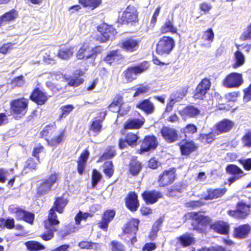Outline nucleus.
Wrapping results in <instances>:
<instances>
[{
	"instance_id": "58",
	"label": "nucleus",
	"mask_w": 251,
	"mask_h": 251,
	"mask_svg": "<svg viewBox=\"0 0 251 251\" xmlns=\"http://www.w3.org/2000/svg\"><path fill=\"white\" fill-rule=\"evenodd\" d=\"M12 84L14 86L21 87L25 84V80L23 75L15 77L12 81Z\"/></svg>"
},
{
	"instance_id": "49",
	"label": "nucleus",
	"mask_w": 251,
	"mask_h": 251,
	"mask_svg": "<svg viewBox=\"0 0 251 251\" xmlns=\"http://www.w3.org/2000/svg\"><path fill=\"white\" fill-rule=\"evenodd\" d=\"M134 90L135 91V92L133 95V97H136L148 93L149 90V88L148 85L141 84L137 86L134 89Z\"/></svg>"
},
{
	"instance_id": "46",
	"label": "nucleus",
	"mask_w": 251,
	"mask_h": 251,
	"mask_svg": "<svg viewBox=\"0 0 251 251\" xmlns=\"http://www.w3.org/2000/svg\"><path fill=\"white\" fill-rule=\"evenodd\" d=\"M54 129L55 127L53 125L46 126L41 132V135L42 137H48V138H50Z\"/></svg>"
},
{
	"instance_id": "15",
	"label": "nucleus",
	"mask_w": 251,
	"mask_h": 251,
	"mask_svg": "<svg viewBox=\"0 0 251 251\" xmlns=\"http://www.w3.org/2000/svg\"><path fill=\"white\" fill-rule=\"evenodd\" d=\"M140 41L134 38L123 40L121 43V48L126 51L133 52L136 50L139 45Z\"/></svg>"
},
{
	"instance_id": "41",
	"label": "nucleus",
	"mask_w": 251,
	"mask_h": 251,
	"mask_svg": "<svg viewBox=\"0 0 251 251\" xmlns=\"http://www.w3.org/2000/svg\"><path fill=\"white\" fill-rule=\"evenodd\" d=\"M235 63L233 64L234 68H238L242 66L245 60L244 54L239 51H237L234 53Z\"/></svg>"
},
{
	"instance_id": "53",
	"label": "nucleus",
	"mask_w": 251,
	"mask_h": 251,
	"mask_svg": "<svg viewBox=\"0 0 251 251\" xmlns=\"http://www.w3.org/2000/svg\"><path fill=\"white\" fill-rule=\"evenodd\" d=\"M104 172L108 177H111L113 173L112 162L107 161L104 164Z\"/></svg>"
},
{
	"instance_id": "55",
	"label": "nucleus",
	"mask_w": 251,
	"mask_h": 251,
	"mask_svg": "<svg viewBox=\"0 0 251 251\" xmlns=\"http://www.w3.org/2000/svg\"><path fill=\"white\" fill-rule=\"evenodd\" d=\"M216 135L213 133H210L208 134H202L200 136L201 141L203 143H210L215 139Z\"/></svg>"
},
{
	"instance_id": "47",
	"label": "nucleus",
	"mask_w": 251,
	"mask_h": 251,
	"mask_svg": "<svg viewBox=\"0 0 251 251\" xmlns=\"http://www.w3.org/2000/svg\"><path fill=\"white\" fill-rule=\"evenodd\" d=\"M102 128V120L100 119H94L91 124L90 130L92 131L99 133Z\"/></svg>"
},
{
	"instance_id": "10",
	"label": "nucleus",
	"mask_w": 251,
	"mask_h": 251,
	"mask_svg": "<svg viewBox=\"0 0 251 251\" xmlns=\"http://www.w3.org/2000/svg\"><path fill=\"white\" fill-rule=\"evenodd\" d=\"M211 83L208 79L204 78L202 79L196 89L194 96V98L196 99H202L209 89Z\"/></svg>"
},
{
	"instance_id": "6",
	"label": "nucleus",
	"mask_w": 251,
	"mask_h": 251,
	"mask_svg": "<svg viewBox=\"0 0 251 251\" xmlns=\"http://www.w3.org/2000/svg\"><path fill=\"white\" fill-rule=\"evenodd\" d=\"M250 207L249 205L241 201L237 204L236 210L228 211V214L238 219H244L249 214Z\"/></svg>"
},
{
	"instance_id": "23",
	"label": "nucleus",
	"mask_w": 251,
	"mask_h": 251,
	"mask_svg": "<svg viewBox=\"0 0 251 251\" xmlns=\"http://www.w3.org/2000/svg\"><path fill=\"white\" fill-rule=\"evenodd\" d=\"M74 47H61L58 50L56 56L64 60H68L72 57L75 52Z\"/></svg>"
},
{
	"instance_id": "21",
	"label": "nucleus",
	"mask_w": 251,
	"mask_h": 251,
	"mask_svg": "<svg viewBox=\"0 0 251 251\" xmlns=\"http://www.w3.org/2000/svg\"><path fill=\"white\" fill-rule=\"evenodd\" d=\"M122 104L123 98L118 95L114 98L112 102L109 105L108 108L112 112H119L120 114L123 115L124 113L123 112V108L122 106Z\"/></svg>"
},
{
	"instance_id": "18",
	"label": "nucleus",
	"mask_w": 251,
	"mask_h": 251,
	"mask_svg": "<svg viewBox=\"0 0 251 251\" xmlns=\"http://www.w3.org/2000/svg\"><path fill=\"white\" fill-rule=\"evenodd\" d=\"M139 137L136 134L130 132L128 133L126 136L125 140L124 139H120L119 142V147L121 149H123L126 147V144L127 143L130 146H135L137 145V141Z\"/></svg>"
},
{
	"instance_id": "63",
	"label": "nucleus",
	"mask_w": 251,
	"mask_h": 251,
	"mask_svg": "<svg viewBox=\"0 0 251 251\" xmlns=\"http://www.w3.org/2000/svg\"><path fill=\"white\" fill-rule=\"evenodd\" d=\"M239 95V92H232L227 93L226 95V98L227 100L231 101H235Z\"/></svg>"
},
{
	"instance_id": "43",
	"label": "nucleus",
	"mask_w": 251,
	"mask_h": 251,
	"mask_svg": "<svg viewBox=\"0 0 251 251\" xmlns=\"http://www.w3.org/2000/svg\"><path fill=\"white\" fill-rule=\"evenodd\" d=\"M142 169L141 164L135 160L132 161L130 164L129 171L132 175H137Z\"/></svg>"
},
{
	"instance_id": "24",
	"label": "nucleus",
	"mask_w": 251,
	"mask_h": 251,
	"mask_svg": "<svg viewBox=\"0 0 251 251\" xmlns=\"http://www.w3.org/2000/svg\"><path fill=\"white\" fill-rule=\"evenodd\" d=\"M18 16V13L12 9L0 17V25H6L14 21Z\"/></svg>"
},
{
	"instance_id": "31",
	"label": "nucleus",
	"mask_w": 251,
	"mask_h": 251,
	"mask_svg": "<svg viewBox=\"0 0 251 251\" xmlns=\"http://www.w3.org/2000/svg\"><path fill=\"white\" fill-rule=\"evenodd\" d=\"M137 107L147 113H152L154 110V106L149 100H145L137 104Z\"/></svg>"
},
{
	"instance_id": "9",
	"label": "nucleus",
	"mask_w": 251,
	"mask_h": 251,
	"mask_svg": "<svg viewBox=\"0 0 251 251\" xmlns=\"http://www.w3.org/2000/svg\"><path fill=\"white\" fill-rule=\"evenodd\" d=\"M121 20L127 23L138 21V14L136 7L129 5L124 11L121 16Z\"/></svg>"
},
{
	"instance_id": "34",
	"label": "nucleus",
	"mask_w": 251,
	"mask_h": 251,
	"mask_svg": "<svg viewBox=\"0 0 251 251\" xmlns=\"http://www.w3.org/2000/svg\"><path fill=\"white\" fill-rule=\"evenodd\" d=\"M64 137V133L61 131L59 133H55L52 137L46 139V140L49 145L55 146L60 144L63 140Z\"/></svg>"
},
{
	"instance_id": "42",
	"label": "nucleus",
	"mask_w": 251,
	"mask_h": 251,
	"mask_svg": "<svg viewBox=\"0 0 251 251\" xmlns=\"http://www.w3.org/2000/svg\"><path fill=\"white\" fill-rule=\"evenodd\" d=\"M79 2L84 7H89L93 9L101 4V0H79Z\"/></svg>"
},
{
	"instance_id": "61",
	"label": "nucleus",
	"mask_w": 251,
	"mask_h": 251,
	"mask_svg": "<svg viewBox=\"0 0 251 251\" xmlns=\"http://www.w3.org/2000/svg\"><path fill=\"white\" fill-rule=\"evenodd\" d=\"M13 45L14 44L11 43H8L3 44L0 48V52L3 54L6 53L9 50H10L13 48Z\"/></svg>"
},
{
	"instance_id": "28",
	"label": "nucleus",
	"mask_w": 251,
	"mask_h": 251,
	"mask_svg": "<svg viewBox=\"0 0 251 251\" xmlns=\"http://www.w3.org/2000/svg\"><path fill=\"white\" fill-rule=\"evenodd\" d=\"M226 191L225 188L210 189L207 191V195L204 196L205 200H212L223 196Z\"/></svg>"
},
{
	"instance_id": "20",
	"label": "nucleus",
	"mask_w": 251,
	"mask_h": 251,
	"mask_svg": "<svg viewBox=\"0 0 251 251\" xmlns=\"http://www.w3.org/2000/svg\"><path fill=\"white\" fill-rule=\"evenodd\" d=\"M126 205L131 211H135L139 204L137 200V195L134 192H130L127 195L126 201Z\"/></svg>"
},
{
	"instance_id": "33",
	"label": "nucleus",
	"mask_w": 251,
	"mask_h": 251,
	"mask_svg": "<svg viewBox=\"0 0 251 251\" xmlns=\"http://www.w3.org/2000/svg\"><path fill=\"white\" fill-rule=\"evenodd\" d=\"M144 123V119H131L128 120L125 124L126 129L139 128L141 127Z\"/></svg>"
},
{
	"instance_id": "36",
	"label": "nucleus",
	"mask_w": 251,
	"mask_h": 251,
	"mask_svg": "<svg viewBox=\"0 0 251 251\" xmlns=\"http://www.w3.org/2000/svg\"><path fill=\"white\" fill-rule=\"evenodd\" d=\"M163 219L162 218H159L153 224L151 230L150 232L149 238L151 240H153L157 237V232L163 223Z\"/></svg>"
},
{
	"instance_id": "60",
	"label": "nucleus",
	"mask_w": 251,
	"mask_h": 251,
	"mask_svg": "<svg viewBox=\"0 0 251 251\" xmlns=\"http://www.w3.org/2000/svg\"><path fill=\"white\" fill-rule=\"evenodd\" d=\"M160 10H161L160 6H158L156 8V9L153 14V16L151 19V24H150L151 26L153 27L154 26V25H155L156 21H157V18L159 14Z\"/></svg>"
},
{
	"instance_id": "57",
	"label": "nucleus",
	"mask_w": 251,
	"mask_h": 251,
	"mask_svg": "<svg viewBox=\"0 0 251 251\" xmlns=\"http://www.w3.org/2000/svg\"><path fill=\"white\" fill-rule=\"evenodd\" d=\"M83 79L81 78H71L68 81V85L73 87H77L83 82Z\"/></svg>"
},
{
	"instance_id": "30",
	"label": "nucleus",
	"mask_w": 251,
	"mask_h": 251,
	"mask_svg": "<svg viewBox=\"0 0 251 251\" xmlns=\"http://www.w3.org/2000/svg\"><path fill=\"white\" fill-rule=\"evenodd\" d=\"M234 126V123L230 120L225 119L217 125V129L220 132H226L230 130Z\"/></svg>"
},
{
	"instance_id": "16",
	"label": "nucleus",
	"mask_w": 251,
	"mask_h": 251,
	"mask_svg": "<svg viewBox=\"0 0 251 251\" xmlns=\"http://www.w3.org/2000/svg\"><path fill=\"white\" fill-rule=\"evenodd\" d=\"M161 133L164 139L169 143L174 142L177 140V131L174 128L164 127L161 129Z\"/></svg>"
},
{
	"instance_id": "4",
	"label": "nucleus",
	"mask_w": 251,
	"mask_h": 251,
	"mask_svg": "<svg viewBox=\"0 0 251 251\" xmlns=\"http://www.w3.org/2000/svg\"><path fill=\"white\" fill-rule=\"evenodd\" d=\"M175 46L174 39L170 37L164 36L159 40L156 52L160 55L169 54Z\"/></svg>"
},
{
	"instance_id": "7",
	"label": "nucleus",
	"mask_w": 251,
	"mask_h": 251,
	"mask_svg": "<svg viewBox=\"0 0 251 251\" xmlns=\"http://www.w3.org/2000/svg\"><path fill=\"white\" fill-rule=\"evenodd\" d=\"M57 178V174L51 175L48 178L45 179L40 183L38 188V193L40 195H44L49 192L50 190L51 186L56 182Z\"/></svg>"
},
{
	"instance_id": "44",
	"label": "nucleus",
	"mask_w": 251,
	"mask_h": 251,
	"mask_svg": "<svg viewBox=\"0 0 251 251\" xmlns=\"http://www.w3.org/2000/svg\"><path fill=\"white\" fill-rule=\"evenodd\" d=\"M214 38V33L211 28H209L204 32L202 36V39L208 42V46L210 47L211 43Z\"/></svg>"
},
{
	"instance_id": "48",
	"label": "nucleus",
	"mask_w": 251,
	"mask_h": 251,
	"mask_svg": "<svg viewBox=\"0 0 251 251\" xmlns=\"http://www.w3.org/2000/svg\"><path fill=\"white\" fill-rule=\"evenodd\" d=\"M185 96L183 90L176 91L173 93L170 96V99L174 100L176 103L180 101Z\"/></svg>"
},
{
	"instance_id": "52",
	"label": "nucleus",
	"mask_w": 251,
	"mask_h": 251,
	"mask_svg": "<svg viewBox=\"0 0 251 251\" xmlns=\"http://www.w3.org/2000/svg\"><path fill=\"white\" fill-rule=\"evenodd\" d=\"M118 58V52L113 50L109 52L104 58V61L108 64H111L115 60Z\"/></svg>"
},
{
	"instance_id": "29",
	"label": "nucleus",
	"mask_w": 251,
	"mask_h": 251,
	"mask_svg": "<svg viewBox=\"0 0 251 251\" xmlns=\"http://www.w3.org/2000/svg\"><path fill=\"white\" fill-rule=\"evenodd\" d=\"M179 113L183 118H185L187 117H192L198 115L200 113V111L193 106H189L180 111Z\"/></svg>"
},
{
	"instance_id": "2",
	"label": "nucleus",
	"mask_w": 251,
	"mask_h": 251,
	"mask_svg": "<svg viewBox=\"0 0 251 251\" xmlns=\"http://www.w3.org/2000/svg\"><path fill=\"white\" fill-rule=\"evenodd\" d=\"M28 104V100L24 98L14 100L10 103L11 111L17 117H22L27 111Z\"/></svg>"
},
{
	"instance_id": "56",
	"label": "nucleus",
	"mask_w": 251,
	"mask_h": 251,
	"mask_svg": "<svg viewBox=\"0 0 251 251\" xmlns=\"http://www.w3.org/2000/svg\"><path fill=\"white\" fill-rule=\"evenodd\" d=\"M74 106L72 105H67L62 106L60 108L61 113L60 118H61L64 115H67L70 113L74 109Z\"/></svg>"
},
{
	"instance_id": "35",
	"label": "nucleus",
	"mask_w": 251,
	"mask_h": 251,
	"mask_svg": "<svg viewBox=\"0 0 251 251\" xmlns=\"http://www.w3.org/2000/svg\"><path fill=\"white\" fill-rule=\"evenodd\" d=\"M89 154V153L88 151H85L81 154L79 160L78 161L77 170L78 172L80 175L83 173L85 164L87 161Z\"/></svg>"
},
{
	"instance_id": "51",
	"label": "nucleus",
	"mask_w": 251,
	"mask_h": 251,
	"mask_svg": "<svg viewBox=\"0 0 251 251\" xmlns=\"http://www.w3.org/2000/svg\"><path fill=\"white\" fill-rule=\"evenodd\" d=\"M197 131V126L194 124H188L185 127L182 129V131L185 134V136L187 135L193 134Z\"/></svg>"
},
{
	"instance_id": "54",
	"label": "nucleus",
	"mask_w": 251,
	"mask_h": 251,
	"mask_svg": "<svg viewBox=\"0 0 251 251\" xmlns=\"http://www.w3.org/2000/svg\"><path fill=\"white\" fill-rule=\"evenodd\" d=\"M242 141L244 147H251V131L247 132L243 136Z\"/></svg>"
},
{
	"instance_id": "38",
	"label": "nucleus",
	"mask_w": 251,
	"mask_h": 251,
	"mask_svg": "<svg viewBox=\"0 0 251 251\" xmlns=\"http://www.w3.org/2000/svg\"><path fill=\"white\" fill-rule=\"evenodd\" d=\"M160 31L163 34L168 32H171L172 33H175L177 32V28L174 25L173 23L169 20L166 21L164 25L162 26Z\"/></svg>"
},
{
	"instance_id": "45",
	"label": "nucleus",
	"mask_w": 251,
	"mask_h": 251,
	"mask_svg": "<svg viewBox=\"0 0 251 251\" xmlns=\"http://www.w3.org/2000/svg\"><path fill=\"white\" fill-rule=\"evenodd\" d=\"M179 240L183 246H187L194 243V238L190 234L186 233L179 237Z\"/></svg>"
},
{
	"instance_id": "62",
	"label": "nucleus",
	"mask_w": 251,
	"mask_h": 251,
	"mask_svg": "<svg viewBox=\"0 0 251 251\" xmlns=\"http://www.w3.org/2000/svg\"><path fill=\"white\" fill-rule=\"evenodd\" d=\"M244 100L248 102L251 100V84L247 88L244 90Z\"/></svg>"
},
{
	"instance_id": "8",
	"label": "nucleus",
	"mask_w": 251,
	"mask_h": 251,
	"mask_svg": "<svg viewBox=\"0 0 251 251\" xmlns=\"http://www.w3.org/2000/svg\"><path fill=\"white\" fill-rule=\"evenodd\" d=\"M96 52L93 48L85 44L77 51L76 57L78 59L87 60L89 58H94L96 56Z\"/></svg>"
},
{
	"instance_id": "27",
	"label": "nucleus",
	"mask_w": 251,
	"mask_h": 251,
	"mask_svg": "<svg viewBox=\"0 0 251 251\" xmlns=\"http://www.w3.org/2000/svg\"><path fill=\"white\" fill-rule=\"evenodd\" d=\"M180 148L181 153L187 155L194 151L197 147L193 141H190L181 142Z\"/></svg>"
},
{
	"instance_id": "26",
	"label": "nucleus",
	"mask_w": 251,
	"mask_h": 251,
	"mask_svg": "<svg viewBox=\"0 0 251 251\" xmlns=\"http://www.w3.org/2000/svg\"><path fill=\"white\" fill-rule=\"evenodd\" d=\"M251 230V227L248 225H244L234 229V236L238 238H245Z\"/></svg>"
},
{
	"instance_id": "32",
	"label": "nucleus",
	"mask_w": 251,
	"mask_h": 251,
	"mask_svg": "<svg viewBox=\"0 0 251 251\" xmlns=\"http://www.w3.org/2000/svg\"><path fill=\"white\" fill-rule=\"evenodd\" d=\"M139 221L137 219H132L127 224L124 229L125 234H130L135 235L138 230V225Z\"/></svg>"
},
{
	"instance_id": "64",
	"label": "nucleus",
	"mask_w": 251,
	"mask_h": 251,
	"mask_svg": "<svg viewBox=\"0 0 251 251\" xmlns=\"http://www.w3.org/2000/svg\"><path fill=\"white\" fill-rule=\"evenodd\" d=\"M112 246V251H124L123 246L117 242H112L111 243Z\"/></svg>"
},
{
	"instance_id": "1",
	"label": "nucleus",
	"mask_w": 251,
	"mask_h": 251,
	"mask_svg": "<svg viewBox=\"0 0 251 251\" xmlns=\"http://www.w3.org/2000/svg\"><path fill=\"white\" fill-rule=\"evenodd\" d=\"M55 211L56 210L54 208L50 209L48 219L44 222L45 228L48 231L45 232L41 237L45 241H49L52 239L53 237V233L57 230L56 226L59 224V221L57 219Z\"/></svg>"
},
{
	"instance_id": "13",
	"label": "nucleus",
	"mask_w": 251,
	"mask_h": 251,
	"mask_svg": "<svg viewBox=\"0 0 251 251\" xmlns=\"http://www.w3.org/2000/svg\"><path fill=\"white\" fill-rule=\"evenodd\" d=\"M198 222L197 226L194 228L199 232H203L205 230V226L210 222V219L207 216H204L201 213H195L193 217Z\"/></svg>"
},
{
	"instance_id": "3",
	"label": "nucleus",
	"mask_w": 251,
	"mask_h": 251,
	"mask_svg": "<svg viewBox=\"0 0 251 251\" xmlns=\"http://www.w3.org/2000/svg\"><path fill=\"white\" fill-rule=\"evenodd\" d=\"M148 68V64L147 62L137 66L128 68L124 72V75L127 82H131L136 79L138 75L145 72Z\"/></svg>"
},
{
	"instance_id": "11",
	"label": "nucleus",
	"mask_w": 251,
	"mask_h": 251,
	"mask_svg": "<svg viewBox=\"0 0 251 251\" xmlns=\"http://www.w3.org/2000/svg\"><path fill=\"white\" fill-rule=\"evenodd\" d=\"M175 169L165 171L163 174L159 176L158 181L160 185L164 186L173 183L175 179Z\"/></svg>"
},
{
	"instance_id": "17",
	"label": "nucleus",
	"mask_w": 251,
	"mask_h": 251,
	"mask_svg": "<svg viewBox=\"0 0 251 251\" xmlns=\"http://www.w3.org/2000/svg\"><path fill=\"white\" fill-rule=\"evenodd\" d=\"M115 215V212L113 210L105 211L103 215L101 221L98 224L99 227L104 230H107L108 224L113 219Z\"/></svg>"
},
{
	"instance_id": "37",
	"label": "nucleus",
	"mask_w": 251,
	"mask_h": 251,
	"mask_svg": "<svg viewBox=\"0 0 251 251\" xmlns=\"http://www.w3.org/2000/svg\"><path fill=\"white\" fill-rule=\"evenodd\" d=\"M25 244L27 250L30 251H39L45 249V247L43 245L35 241H27Z\"/></svg>"
},
{
	"instance_id": "39",
	"label": "nucleus",
	"mask_w": 251,
	"mask_h": 251,
	"mask_svg": "<svg viewBox=\"0 0 251 251\" xmlns=\"http://www.w3.org/2000/svg\"><path fill=\"white\" fill-rule=\"evenodd\" d=\"M67 203V201L64 198H59L56 199L54 202V206L52 208L57 211L61 213L63 212V209Z\"/></svg>"
},
{
	"instance_id": "50",
	"label": "nucleus",
	"mask_w": 251,
	"mask_h": 251,
	"mask_svg": "<svg viewBox=\"0 0 251 251\" xmlns=\"http://www.w3.org/2000/svg\"><path fill=\"white\" fill-rule=\"evenodd\" d=\"M226 169L227 172L231 174H233L235 176H240L241 175H244L243 171L237 166L234 165H228L226 167Z\"/></svg>"
},
{
	"instance_id": "22",
	"label": "nucleus",
	"mask_w": 251,
	"mask_h": 251,
	"mask_svg": "<svg viewBox=\"0 0 251 251\" xmlns=\"http://www.w3.org/2000/svg\"><path fill=\"white\" fill-rule=\"evenodd\" d=\"M142 197L147 203H154L162 195L159 192L155 191H146L143 193Z\"/></svg>"
},
{
	"instance_id": "59",
	"label": "nucleus",
	"mask_w": 251,
	"mask_h": 251,
	"mask_svg": "<svg viewBox=\"0 0 251 251\" xmlns=\"http://www.w3.org/2000/svg\"><path fill=\"white\" fill-rule=\"evenodd\" d=\"M101 177L100 174L96 170L93 172L92 175V185L95 187L98 183Z\"/></svg>"
},
{
	"instance_id": "5",
	"label": "nucleus",
	"mask_w": 251,
	"mask_h": 251,
	"mask_svg": "<svg viewBox=\"0 0 251 251\" xmlns=\"http://www.w3.org/2000/svg\"><path fill=\"white\" fill-rule=\"evenodd\" d=\"M243 82L242 75L237 73H231L226 75L223 81V85L228 88L239 87Z\"/></svg>"
},
{
	"instance_id": "14",
	"label": "nucleus",
	"mask_w": 251,
	"mask_h": 251,
	"mask_svg": "<svg viewBox=\"0 0 251 251\" xmlns=\"http://www.w3.org/2000/svg\"><path fill=\"white\" fill-rule=\"evenodd\" d=\"M98 31L101 33L105 40L112 39L116 33L115 29L111 26L102 24L99 26Z\"/></svg>"
},
{
	"instance_id": "19",
	"label": "nucleus",
	"mask_w": 251,
	"mask_h": 251,
	"mask_svg": "<svg viewBox=\"0 0 251 251\" xmlns=\"http://www.w3.org/2000/svg\"><path fill=\"white\" fill-rule=\"evenodd\" d=\"M30 98L32 100L40 105L44 104L48 100L47 96L38 88L33 91Z\"/></svg>"
},
{
	"instance_id": "25",
	"label": "nucleus",
	"mask_w": 251,
	"mask_h": 251,
	"mask_svg": "<svg viewBox=\"0 0 251 251\" xmlns=\"http://www.w3.org/2000/svg\"><path fill=\"white\" fill-rule=\"evenodd\" d=\"M211 228L215 231L222 234H227L228 233L229 225L227 223L219 221L212 224Z\"/></svg>"
},
{
	"instance_id": "12",
	"label": "nucleus",
	"mask_w": 251,
	"mask_h": 251,
	"mask_svg": "<svg viewBox=\"0 0 251 251\" xmlns=\"http://www.w3.org/2000/svg\"><path fill=\"white\" fill-rule=\"evenodd\" d=\"M158 142L156 137L154 136H146L141 144L140 152L148 151L156 148Z\"/></svg>"
},
{
	"instance_id": "40",
	"label": "nucleus",
	"mask_w": 251,
	"mask_h": 251,
	"mask_svg": "<svg viewBox=\"0 0 251 251\" xmlns=\"http://www.w3.org/2000/svg\"><path fill=\"white\" fill-rule=\"evenodd\" d=\"M9 210L11 212L16 214V217L18 220H24L25 218L26 211L14 205L9 206Z\"/></svg>"
}]
</instances>
